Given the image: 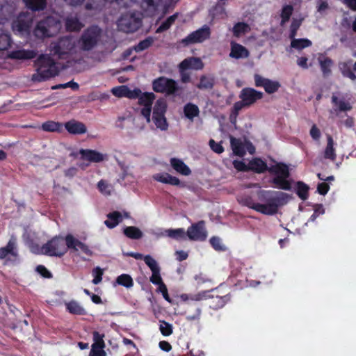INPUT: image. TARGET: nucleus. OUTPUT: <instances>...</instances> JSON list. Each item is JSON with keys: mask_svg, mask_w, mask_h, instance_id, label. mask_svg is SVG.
<instances>
[{"mask_svg": "<svg viewBox=\"0 0 356 356\" xmlns=\"http://www.w3.org/2000/svg\"><path fill=\"white\" fill-rule=\"evenodd\" d=\"M320 67L324 76L330 75L331 73V67L333 65V61L328 57L324 58L323 60L319 59Z\"/></svg>", "mask_w": 356, "mask_h": 356, "instance_id": "43", "label": "nucleus"}, {"mask_svg": "<svg viewBox=\"0 0 356 356\" xmlns=\"http://www.w3.org/2000/svg\"><path fill=\"white\" fill-rule=\"evenodd\" d=\"M250 31L249 25L245 22H238L234 24L232 31L236 37H240Z\"/></svg>", "mask_w": 356, "mask_h": 356, "instance_id": "44", "label": "nucleus"}, {"mask_svg": "<svg viewBox=\"0 0 356 356\" xmlns=\"http://www.w3.org/2000/svg\"><path fill=\"white\" fill-rule=\"evenodd\" d=\"M170 162L173 169L179 174L185 176L191 175V169L182 160L177 158H172Z\"/></svg>", "mask_w": 356, "mask_h": 356, "instance_id": "26", "label": "nucleus"}, {"mask_svg": "<svg viewBox=\"0 0 356 356\" xmlns=\"http://www.w3.org/2000/svg\"><path fill=\"white\" fill-rule=\"evenodd\" d=\"M120 31L124 33H134L142 26V17L139 13L122 14L117 22Z\"/></svg>", "mask_w": 356, "mask_h": 356, "instance_id": "6", "label": "nucleus"}, {"mask_svg": "<svg viewBox=\"0 0 356 356\" xmlns=\"http://www.w3.org/2000/svg\"><path fill=\"white\" fill-rule=\"evenodd\" d=\"M104 337V334H99L98 332L95 331L93 332V341L94 343L92 345V346H95L99 348H105V343L103 339Z\"/></svg>", "mask_w": 356, "mask_h": 356, "instance_id": "54", "label": "nucleus"}, {"mask_svg": "<svg viewBox=\"0 0 356 356\" xmlns=\"http://www.w3.org/2000/svg\"><path fill=\"white\" fill-rule=\"evenodd\" d=\"M211 301L209 302V307L213 310H218L222 308L231 300V296L227 293L224 296L212 295L209 296Z\"/></svg>", "mask_w": 356, "mask_h": 356, "instance_id": "21", "label": "nucleus"}, {"mask_svg": "<svg viewBox=\"0 0 356 356\" xmlns=\"http://www.w3.org/2000/svg\"><path fill=\"white\" fill-rule=\"evenodd\" d=\"M245 107H248L245 103L243 102V100H241L238 102H236L234 104L232 113L233 115H238L241 110H242Z\"/></svg>", "mask_w": 356, "mask_h": 356, "instance_id": "62", "label": "nucleus"}, {"mask_svg": "<svg viewBox=\"0 0 356 356\" xmlns=\"http://www.w3.org/2000/svg\"><path fill=\"white\" fill-rule=\"evenodd\" d=\"M309 134L313 140L319 141L321 137V132L316 124H313L310 129Z\"/></svg>", "mask_w": 356, "mask_h": 356, "instance_id": "61", "label": "nucleus"}, {"mask_svg": "<svg viewBox=\"0 0 356 356\" xmlns=\"http://www.w3.org/2000/svg\"><path fill=\"white\" fill-rule=\"evenodd\" d=\"M36 73L32 80L36 82L47 81L58 74L59 70L54 60L48 55L42 54L35 60Z\"/></svg>", "mask_w": 356, "mask_h": 356, "instance_id": "2", "label": "nucleus"}, {"mask_svg": "<svg viewBox=\"0 0 356 356\" xmlns=\"http://www.w3.org/2000/svg\"><path fill=\"white\" fill-rule=\"evenodd\" d=\"M66 310L71 314L84 316L87 314L85 308L76 300H72L65 303Z\"/></svg>", "mask_w": 356, "mask_h": 356, "instance_id": "23", "label": "nucleus"}, {"mask_svg": "<svg viewBox=\"0 0 356 356\" xmlns=\"http://www.w3.org/2000/svg\"><path fill=\"white\" fill-rule=\"evenodd\" d=\"M268 169L266 163L260 158H254L249 162V171L261 174L266 171L268 172Z\"/></svg>", "mask_w": 356, "mask_h": 356, "instance_id": "25", "label": "nucleus"}, {"mask_svg": "<svg viewBox=\"0 0 356 356\" xmlns=\"http://www.w3.org/2000/svg\"><path fill=\"white\" fill-rule=\"evenodd\" d=\"M154 99L155 95L153 92H141L138 98V104L143 106H152Z\"/></svg>", "mask_w": 356, "mask_h": 356, "instance_id": "41", "label": "nucleus"}, {"mask_svg": "<svg viewBox=\"0 0 356 356\" xmlns=\"http://www.w3.org/2000/svg\"><path fill=\"white\" fill-rule=\"evenodd\" d=\"M32 24V15L28 12H22L13 22L12 27L14 31H17L20 33H29Z\"/></svg>", "mask_w": 356, "mask_h": 356, "instance_id": "11", "label": "nucleus"}, {"mask_svg": "<svg viewBox=\"0 0 356 356\" xmlns=\"http://www.w3.org/2000/svg\"><path fill=\"white\" fill-rule=\"evenodd\" d=\"M268 172L275 175L272 179L275 187L279 189L290 191L291 189V181L288 180L290 176L289 169L284 163H277L269 167Z\"/></svg>", "mask_w": 356, "mask_h": 356, "instance_id": "4", "label": "nucleus"}, {"mask_svg": "<svg viewBox=\"0 0 356 356\" xmlns=\"http://www.w3.org/2000/svg\"><path fill=\"white\" fill-rule=\"evenodd\" d=\"M154 179L163 184H170L172 186H180V180L175 176L167 172L158 173L154 176Z\"/></svg>", "mask_w": 356, "mask_h": 356, "instance_id": "24", "label": "nucleus"}, {"mask_svg": "<svg viewBox=\"0 0 356 356\" xmlns=\"http://www.w3.org/2000/svg\"><path fill=\"white\" fill-rule=\"evenodd\" d=\"M257 204L261 206L258 212L264 215L273 216L277 213L279 207L286 204L291 196L285 193L271 190H259L255 193Z\"/></svg>", "mask_w": 356, "mask_h": 356, "instance_id": "1", "label": "nucleus"}, {"mask_svg": "<svg viewBox=\"0 0 356 356\" xmlns=\"http://www.w3.org/2000/svg\"><path fill=\"white\" fill-rule=\"evenodd\" d=\"M237 200L240 204L253 209L257 212H258V209L261 208V206H259V204L255 202L254 198L250 195H242L239 196Z\"/></svg>", "mask_w": 356, "mask_h": 356, "instance_id": "27", "label": "nucleus"}, {"mask_svg": "<svg viewBox=\"0 0 356 356\" xmlns=\"http://www.w3.org/2000/svg\"><path fill=\"white\" fill-rule=\"evenodd\" d=\"M165 232L166 236L175 240L184 239L186 235V232H185L183 228L168 229Z\"/></svg>", "mask_w": 356, "mask_h": 356, "instance_id": "42", "label": "nucleus"}, {"mask_svg": "<svg viewBox=\"0 0 356 356\" xmlns=\"http://www.w3.org/2000/svg\"><path fill=\"white\" fill-rule=\"evenodd\" d=\"M102 35V30L97 25L86 29L78 40V46L83 51H90L97 46Z\"/></svg>", "mask_w": 356, "mask_h": 356, "instance_id": "5", "label": "nucleus"}, {"mask_svg": "<svg viewBox=\"0 0 356 356\" xmlns=\"http://www.w3.org/2000/svg\"><path fill=\"white\" fill-rule=\"evenodd\" d=\"M235 169L240 172H249V163L247 165L243 161L235 160L233 161Z\"/></svg>", "mask_w": 356, "mask_h": 356, "instance_id": "59", "label": "nucleus"}, {"mask_svg": "<svg viewBox=\"0 0 356 356\" xmlns=\"http://www.w3.org/2000/svg\"><path fill=\"white\" fill-rule=\"evenodd\" d=\"M210 36V29L207 26H204L202 28L191 33L185 38L182 39L180 42L184 46H188L191 44L202 42L208 39Z\"/></svg>", "mask_w": 356, "mask_h": 356, "instance_id": "12", "label": "nucleus"}, {"mask_svg": "<svg viewBox=\"0 0 356 356\" xmlns=\"http://www.w3.org/2000/svg\"><path fill=\"white\" fill-rule=\"evenodd\" d=\"M152 88L156 92L165 93L167 95H174L179 89L175 80L165 76H161L154 80Z\"/></svg>", "mask_w": 356, "mask_h": 356, "instance_id": "10", "label": "nucleus"}, {"mask_svg": "<svg viewBox=\"0 0 356 356\" xmlns=\"http://www.w3.org/2000/svg\"><path fill=\"white\" fill-rule=\"evenodd\" d=\"M60 28V23L57 18L47 16L37 22L33 33L36 38L43 40L54 37Z\"/></svg>", "mask_w": 356, "mask_h": 356, "instance_id": "3", "label": "nucleus"}, {"mask_svg": "<svg viewBox=\"0 0 356 356\" xmlns=\"http://www.w3.org/2000/svg\"><path fill=\"white\" fill-rule=\"evenodd\" d=\"M254 85L256 87H262L268 94H273L277 92L281 85L277 81H273L267 78H264L260 74H255L254 75Z\"/></svg>", "mask_w": 356, "mask_h": 356, "instance_id": "15", "label": "nucleus"}, {"mask_svg": "<svg viewBox=\"0 0 356 356\" xmlns=\"http://www.w3.org/2000/svg\"><path fill=\"white\" fill-rule=\"evenodd\" d=\"M63 124L60 122L54 121H47L42 124L43 131L49 132H61Z\"/></svg>", "mask_w": 356, "mask_h": 356, "instance_id": "37", "label": "nucleus"}, {"mask_svg": "<svg viewBox=\"0 0 356 356\" xmlns=\"http://www.w3.org/2000/svg\"><path fill=\"white\" fill-rule=\"evenodd\" d=\"M89 356H106V353L104 348H99L95 346H92Z\"/></svg>", "mask_w": 356, "mask_h": 356, "instance_id": "64", "label": "nucleus"}, {"mask_svg": "<svg viewBox=\"0 0 356 356\" xmlns=\"http://www.w3.org/2000/svg\"><path fill=\"white\" fill-rule=\"evenodd\" d=\"M167 106L166 101L163 98H160L156 100L153 107L152 120L156 127L162 131L167 130L168 127V124L165 117Z\"/></svg>", "mask_w": 356, "mask_h": 356, "instance_id": "8", "label": "nucleus"}, {"mask_svg": "<svg viewBox=\"0 0 356 356\" xmlns=\"http://www.w3.org/2000/svg\"><path fill=\"white\" fill-rule=\"evenodd\" d=\"M339 67L341 72L343 76L348 77L353 81L356 80V75L353 73L348 63H343L340 65Z\"/></svg>", "mask_w": 356, "mask_h": 356, "instance_id": "49", "label": "nucleus"}, {"mask_svg": "<svg viewBox=\"0 0 356 356\" xmlns=\"http://www.w3.org/2000/svg\"><path fill=\"white\" fill-rule=\"evenodd\" d=\"M129 87L127 86H120L112 88L111 92L113 95L118 97H127Z\"/></svg>", "mask_w": 356, "mask_h": 356, "instance_id": "56", "label": "nucleus"}, {"mask_svg": "<svg viewBox=\"0 0 356 356\" xmlns=\"http://www.w3.org/2000/svg\"><path fill=\"white\" fill-rule=\"evenodd\" d=\"M291 39V47L298 50H301L306 47H309L312 44V41L307 38L296 39L293 38Z\"/></svg>", "mask_w": 356, "mask_h": 356, "instance_id": "39", "label": "nucleus"}, {"mask_svg": "<svg viewBox=\"0 0 356 356\" xmlns=\"http://www.w3.org/2000/svg\"><path fill=\"white\" fill-rule=\"evenodd\" d=\"M80 159L90 163H99L104 160V155L97 150L90 149H80L79 151Z\"/></svg>", "mask_w": 356, "mask_h": 356, "instance_id": "17", "label": "nucleus"}, {"mask_svg": "<svg viewBox=\"0 0 356 356\" xmlns=\"http://www.w3.org/2000/svg\"><path fill=\"white\" fill-rule=\"evenodd\" d=\"M123 234L129 238L138 240L143 237L142 231L137 227L128 226L123 229Z\"/></svg>", "mask_w": 356, "mask_h": 356, "instance_id": "35", "label": "nucleus"}, {"mask_svg": "<svg viewBox=\"0 0 356 356\" xmlns=\"http://www.w3.org/2000/svg\"><path fill=\"white\" fill-rule=\"evenodd\" d=\"M179 16V13H176L168 17L162 24L157 28L156 33H161L168 30L171 26L175 23Z\"/></svg>", "mask_w": 356, "mask_h": 356, "instance_id": "38", "label": "nucleus"}, {"mask_svg": "<svg viewBox=\"0 0 356 356\" xmlns=\"http://www.w3.org/2000/svg\"><path fill=\"white\" fill-rule=\"evenodd\" d=\"M64 127L68 133L73 135H81L87 132L85 124L74 119L66 122Z\"/></svg>", "mask_w": 356, "mask_h": 356, "instance_id": "18", "label": "nucleus"}, {"mask_svg": "<svg viewBox=\"0 0 356 356\" xmlns=\"http://www.w3.org/2000/svg\"><path fill=\"white\" fill-rule=\"evenodd\" d=\"M65 243L67 248V250L68 249H73L74 250H78V245L80 241L74 238L72 234H68L65 238Z\"/></svg>", "mask_w": 356, "mask_h": 356, "instance_id": "50", "label": "nucleus"}, {"mask_svg": "<svg viewBox=\"0 0 356 356\" xmlns=\"http://www.w3.org/2000/svg\"><path fill=\"white\" fill-rule=\"evenodd\" d=\"M204 64L202 60L197 57H191L182 60L179 65L180 71H185L188 69L202 70Z\"/></svg>", "mask_w": 356, "mask_h": 356, "instance_id": "20", "label": "nucleus"}, {"mask_svg": "<svg viewBox=\"0 0 356 356\" xmlns=\"http://www.w3.org/2000/svg\"><path fill=\"white\" fill-rule=\"evenodd\" d=\"M211 149L216 153L221 154L224 152V147L220 143H216L213 139L209 140Z\"/></svg>", "mask_w": 356, "mask_h": 356, "instance_id": "60", "label": "nucleus"}, {"mask_svg": "<svg viewBox=\"0 0 356 356\" xmlns=\"http://www.w3.org/2000/svg\"><path fill=\"white\" fill-rule=\"evenodd\" d=\"M11 256L15 259L18 257L17 243L15 238H11L5 247L0 248V259H7Z\"/></svg>", "mask_w": 356, "mask_h": 356, "instance_id": "19", "label": "nucleus"}, {"mask_svg": "<svg viewBox=\"0 0 356 356\" xmlns=\"http://www.w3.org/2000/svg\"><path fill=\"white\" fill-rule=\"evenodd\" d=\"M332 103L338 106L339 111H348L352 109V106L350 103L346 102L343 100H339L338 97L335 95L332 96Z\"/></svg>", "mask_w": 356, "mask_h": 356, "instance_id": "45", "label": "nucleus"}, {"mask_svg": "<svg viewBox=\"0 0 356 356\" xmlns=\"http://www.w3.org/2000/svg\"><path fill=\"white\" fill-rule=\"evenodd\" d=\"M65 27L69 31H79L83 27V24L77 17L70 16L65 19Z\"/></svg>", "mask_w": 356, "mask_h": 356, "instance_id": "34", "label": "nucleus"}, {"mask_svg": "<svg viewBox=\"0 0 356 356\" xmlns=\"http://www.w3.org/2000/svg\"><path fill=\"white\" fill-rule=\"evenodd\" d=\"M159 330L162 335L165 337L170 336L173 332V327L172 325L165 321H159Z\"/></svg>", "mask_w": 356, "mask_h": 356, "instance_id": "52", "label": "nucleus"}, {"mask_svg": "<svg viewBox=\"0 0 356 356\" xmlns=\"http://www.w3.org/2000/svg\"><path fill=\"white\" fill-rule=\"evenodd\" d=\"M327 145L324 150V158L326 159H330L332 161L336 160L337 155L335 153V149L334 147V140L331 135H327Z\"/></svg>", "mask_w": 356, "mask_h": 356, "instance_id": "30", "label": "nucleus"}, {"mask_svg": "<svg viewBox=\"0 0 356 356\" xmlns=\"http://www.w3.org/2000/svg\"><path fill=\"white\" fill-rule=\"evenodd\" d=\"M36 271L43 277L44 278H51L52 277V274L48 269L43 265H38L36 267Z\"/></svg>", "mask_w": 356, "mask_h": 356, "instance_id": "63", "label": "nucleus"}, {"mask_svg": "<svg viewBox=\"0 0 356 356\" xmlns=\"http://www.w3.org/2000/svg\"><path fill=\"white\" fill-rule=\"evenodd\" d=\"M25 6L33 11H41L47 6V0H23Z\"/></svg>", "mask_w": 356, "mask_h": 356, "instance_id": "32", "label": "nucleus"}, {"mask_svg": "<svg viewBox=\"0 0 356 356\" xmlns=\"http://www.w3.org/2000/svg\"><path fill=\"white\" fill-rule=\"evenodd\" d=\"M92 275L94 276L92 283L98 284L102 280L103 271L99 267H96L92 270Z\"/></svg>", "mask_w": 356, "mask_h": 356, "instance_id": "58", "label": "nucleus"}, {"mask_svg": "<svg viewBox=\"0 0 356 356\" xmlns=\"http://www.w3.org/2000/svg\"><path fill=\"white\" fill-rule=\"evenodd\" d=\"M35 56L36 53L33 50H15L9 54V58L17 60L32 59Z\"/></svg>", "mask_w": 356, "mask_h": 356, "instance_id": "28", "label": "nucleus"}, {"mask_svg": "<svg viewBox=\"0 0 356 356\" xmlns=\"http://www.w3.org/2000/svg\"><path fill=\"white\" fill-rule=\"evenodd\" d=\"M186 236L191 241H204L207 237L205 222L200 220L190 226L186 232Z\"/></svg>", "mask_w": 356, "mask_h": 356, "instance_id": "13", "label": "nucleus"}, {"mask_svg": "<svg viewBox=\"0 0 356 356\" xmlns=\"http://www.w3.org/2000/svg\"><path fill=\"white\" fill-rule=\"evenodd\" d=\"M214 85L215 78L213 76L202 75L196 87L200 90H211Z\"/></svg>", "mask_w": 356, "mask_h": 356, "instance_id": "33", "label": "nucleus"}, {"mask_svg": "<svg viewBox=\"0 0 356 356\" xmlns=\"http://www.w3.org/2000/svg\"><path fill=\"white\" fill-rule=\"evenodd\" d=\"M153 43V39L151 37H147L143 40L139 42V43L134 46V49L136 52H140L148 49Z\"/></svg>", "mask_w": 356, "mask_h": 356, "instance_id": "51", "label": "nucleus"}, {"mask_svg": "<svg viewBox=\"0 0 356 356\" xmlns=\"http://www.w3.org/2000/svg\"><path fill=\"white\" fill-rule=\"evenodd\" d=\"M264 94L262 92L257 91L252 88H244L241 90L239 98L245 103L249 107L254 104L257 101L263 98Z\"/></svg>", "mask_w": 356, "mask_h": 356, "instance_id": "16", "label": "nucleus"}, {"mask_svg": "<svg viewBox=\"0 0 356 356\" xmlns=\"http://www.w3.org/2000/svg\"><path fill=\"white\" fill-rule=\"evenodd\" d=\"M309 187L302 181H298L296 184V194L302 200H306L309 197Z\"/></svg>", "mask_w": 356, "mask_h": 356, "instance_id": "40", "label": "nucleus"}, {"mask_svg": "<svg viewBox=\"0 0 356 356\" xmlns=\"http://www.w3.org/2000/svg\"><path fill=\"white\" fill-rule=\"evenodd\" d=\"M42 254L49 257H61L67 252L64 237L56 236L41 247Z\"/></svg>", "mask_w": 356, "mask_h": 356, "instance_id": "7", "label": "nucleus"}, {"mask_svg": "<svg viewBox=\"0 0 356 356\" xmlns=\"http://www.w3.org/2000/svg\"><path fill=\"white\" fill-rule=\"evenodd\" d=\"M302 24V19H298L293 18L291 26H290V33H289V38H293L297 35V31L299 29Z\"/></svg>", "mask_w": 356, "mask_h": 356, "instance_id": "55", "label": "nucleus"}, {"mask_svg": "<svg viewBox=\"0 0 356 356\" xmlns=\"http://www.w3.org/2000/svg\"><path fill=\"white\" fill-rule=\"evenodd\" d=\"M230 145L234 155L243 157L245 154V147L241 139L231 136Z\"/></svg>", "mask_w": 356, "mask_h": 356, "instance_id": "31", "label": "nucleus"}, {"mask_svg": "<svg viewBox=\"0 0 356 356\" xmlns=\"http://www.w3.org/2000/svg\"><path fill=\"white\" fill-rule=\"evenodd\" d=\"M293 11V8L291 5H286L283 6L281 12V26H283L285 23H286L289 19L291 16L292 15Z\"/></svg>", "mask_w": 356, "mask_h": 356, "instance_id": "47", "label": "nucleus"}, {"mask_svg": "<svg viewBox=\"0 0 356 356\" xmlns=\"http://www.w3.org/2000/svg\"><path fill=\"white\" fill-rule=\"evenodd\" d=\"M75 47V42L70 36L60 38L56 42L51 44V51L59 58L70 54Z\"/></svg>", "mask_w": 356, "mask_h": 356, "instance_id": "9", "label": "nucleus"}, {"mask_svg": "<svg viewBox=\"0 0 356 356\" xmlns=\"http://www.w3.org/2000/svg\"><path fill=\"white\" fill-rule=\"evenodd\" d=\"M184 113L187 118L193 120L194 118L199 115L200 110L197 105L188 103L184 107Z\"/></svg>", "mask_w": 356, "mask_h": 356, "instance_id": "36", "label": "nucleus"}, {"mask_svg": "<svg viewBox=\"0 0 356 356\" xmlns=\"http://www.w3.org/2000/svg\"><path fill=\"white\" fill-rule=\"evenodd\" d=\"M12 40L8 34H0V51L8 49L11 46Z\"/></svg>", "mask_w": 356, "mask_h": 356, "instance_id": "53", "label": "nucleus"}, {"mask_svg": "<svg viewBox=\"0 0 356 356\" xmlns=\"http://www.w3.org/2000/svg\"><path fill=\"white\" fill-rule=\"evenodd\" d=\"M250 55L249 51L243 45L235 42H231V51L229 56L233 58L239 59L248 58Z\"/></svg>", "mask_w": 356, "mask_h": 356, "instance_id": "22", "label": "nucleus"}, {"mask_svg": "<svg viewBox=\"0 0 356 356\" xmlns=\"http://www.w3.org/2000/svg\"><path fill=\"white\" fill-rule=\"evenodd\" d=\"M116 282L126 288H131L134 286L132 277L128 274H122L116 279Z\"/></svg>", "mask_w": 356, "mask_h": 356, "instance_id": "46", "label": "nucleus"}, {"mask_svg": "<svg viewBox=\"0 0 356 356\" xmlns=\"http://www.w3.org/2000/svg\"><path fill=\"white\" fill-rule=\"evenodd\" d=\"M209 243L216 251L225 252L227 250V247L222 244V240L218 236H212L209 240Z\"/></svg>", "mask_w": 356, "mask_h": 356, "instance_id": "48", "label": "nucleus"}, {"mask_svg": "<svg viewBox=\"0 0 356 356\" xmlns=\"http://www.w3.org/2000/svg\"><path fill=\"white\" fill-rule=\"evenodd\" d=\"M144 261L152 271V275L149 277V281L153 284L157 285L158 286H160V284H162V283H164L160 273L161 268L156 261L152 256L145 255L144 257Z\"/></svg>", "mask_w": 356, "mask_h": 356, "instance_id": "14", "label": "nucleus"}, {"mask_svg": "<svg viewBox=\"0 0 356 356\" xmlns=\"http://www.w3.org/2000/svg\"><path fill=\"white\" fill-rule=\"evenodd\" d=\"M71 88L73 90H76L79 89V86L76 82L70 81L66 83L56 85V86H53L51 88L53 90H56V89H60V88Z\"/></svg>", "mask_w": 356, "mask_h": 356, "instance_id": "57", "label": "nucleus"}, {"mask_svg": "<svg viewBox=\"0 0 356 356\" xmlns=\"http://www.w3.org/2000/svg\"><path fill=\"white\" fill-rule=\"evenodd\" d=\"M107 218L108 219L104 221V224L110 229L115 227L123 220L121 213L117 211L108 213Z\"/></svg>", "mask_w": 356, "mask_h": 356, "instance_id": "29", "label": "nucleus"}]
</instances>
